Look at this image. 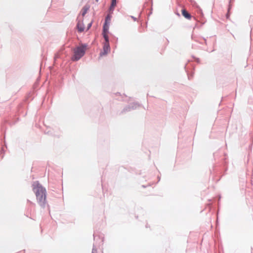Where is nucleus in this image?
I'll use <instances>...</instances> for the list:
<instances>
[{"instance_id": "nucleus-1", "label": "nucleus", "mask_w": 253, "mask_h": 253, "mask_svg": "<svg viewBox=\"0 0 253 253\" xmlns=\"http://www.w3.org/2000/svg\"><path fill=\"white\" fill-rule=\"evenodd\" d=\"M32 187L38 204L42 208H44L46 204V191L45 188L38 181H34L33 183Z\"/></svg>"}, {"instance_id": "nucleus-2", "label": "nucleus", "mask_w": 253, "mask_h": 253, "mask_svg": "<svg viewBox=\"0 0 253 253\" xmlns=\"http://www.w3.org/2000/svg\"><path fill=\"white\" fill-rule=\"evenodd\" d=\"M86 48V44H82L81 46L77 47L74 50V56L72 59L73 61H78L84 54Z\"/></svg>"}, {"instance_id": "nucleus-3", "label": "nucleus", "mask_w": 253, "mask_h": 253, "mask_svg": "<svg viewBox=\"0 0 253 253\" xmlns=\"http://www.w3.org/2000/svg\"><path fill=\"white\" fill-rule=\"evenodd\" d=\"M110 51L109 43H104L103 47V51L100 52V56L106 55Z\"/></svg>"}, {"instance_id": "nucleus-4", "label": "nucleus", "mask_w": 253, "mask_h": 253, "mask_svg": "<svg viewBox=\"0 0 253 253\" xmlns=\"http://www.w3.org/2000/svg\"><path fill=\"white\" fill-rule=\"evenodd\" d=\"M139 105L137 103H133L132 104L129 105L127 107H126L124 111H130L131 110L134 109L136 108Z\"/></svg>"}, {"instance_id": "nucleus-5", "label": "nucleus", "mask_w": 253, "mask_h": 253, "mask_svg": "<svg viewBox=\"0 0 253 253\" xmlns=\"http://www.w3.org/2000/svg\"><path fill=\"white\" fill-rule=\"evenodd\" d=\"M77 27L79 32H82L84 31V24L80 21L78 22Z\"/></svg>"}, {"instance_id": "nucleus-6", "label": "nucleus", "mask_w": 253, "mask_h": 253, "mask_svg": "<svg viewBox=\"0 0 253 253\" xmlns=\"http://www.w3.org/2000/svg\"><path fill=\"white\" fill-rule=\"evenodd\" d=\"M89 6L88 5H85L83 7L81 11V14L83 16H84L85 14L87 13L88 10L89 9Z\"/></svg>"}, {"instance_id": "nucleus-7", "label": "nucleus", "mask_w": 253, "mask_h": 253, "mask_svg": "<svg viewBox=\"0 0 253 253\" xmlns=\"http://www.w3.org/2000/svg\"><path fill=\"white\" fill-rule=\"evenodd\" d=\"M109 24L106 23V22H105L103 25V33H108L109 30Z\"/></svg>"}, {"instance_id": "nucleus-8", "label": "nucleus", "mask_w": 253, "mask_h": 253, "mask_svg": "<svg viewBox=\"0 0 253 253\" xmlns=\"http://www.w3.org/2000/svg\"><path fill=\"white\" fill-rule=\"evenodd\" d=\"M182 14L185 18L189 19L191 18L190 14L185 10L183 9L182 11Z\"/></svg>"}, {"instance_id": "nucleus-9", "label": "nucleus", "mask_w": 253, "mask_h": 253, "mask_svg": "<svg viewBox=\"0 0 253 253\" xmlns=\"http://www.w3.org/2000/svg\"><path fill=\"white\" fill-rule=\"evenodd\" d=\"M116 4V0H112L111 4L110 7V10H113Z\"/></svg>"}, {"instance_id": "nucleus-10", "label": "nucleus", "mask_w": 253, "mask_h": 253, "mask_svg": "<svg viewBox=\"0 0 253 253\" xmlns=\"http://www.w3.org/2000/svg\"><path fill=\"white\" fill-rule=\"evenodd\" d=\"M103 38L105 39V42L104 43H109V37L107 33H102Z\"/></svg>"}, {"instance_id": "nucleus-11", "label": "nucleus", "mask_w": 253, "mask_h": 253, "mask_svg": "<svg viewBox=\"0 0 253 253\" xmlns=\"http://www.w3.org/2000/svg\"><path fill=\"white\" fill-rule=\"evenodd\" d=\"M111 20V17L110 15H108L107 16V17H106V19H105V22H106V23H108L109 24V22H110V21Z\"/></svg>"}, {"instance_id": "nucleus-12", "label": "nucleus", "mask_w": 253, "mask_h": 253, "mask_svg": "<svg viewBox=\"0 0 253 253\" xmlns=\"http://www.w3.org/2000/svg\"><path fill=\"white\" fill-rule=\"evenodd\" d=\"M91 253H97V249L94 246L93 247Z\"/></svg>"}, {"instance_id": "nucleus-13", "label": "nucleus", "mask_w": 253, "mask_h": 253, "mask_svg": "<svg viewBox=\"0 0 253 253\" xmlns=\"http://www.w3.org/2000/svg\"><path fill=\"white\" fill-rule=\"evenodd\" d=\"M91 25H92V22H90V23H89L87 26V29H89L91 27Z\"/></svg>"}, {"instance_id": "nucleus-14", "label": "nucleus", "mask_w": 253, "mask_h": 253, "mask_svg": "<svg viewBox=\"0 0 253 253\" xmlns=\"http://www.w3.org/2000/svg\"><path fill=\"white\" fill-rule=\"evenodd\" d=\"M131 18L134 20L135 21L136 20V18H135L133 16H131Z\"/></svg>"}, {"instance_id": "nucleus-15", "label": "nucleus", "mask_w": 253, "mask_h": 253, "mask_svg": "<svg viewBox=\"0 0 253 253\" xmlns=\"http://www.w3.org/2000/svg\"><path fill=\"white\" fill-rule=\"evenodd\" d=\"M229 16L228 13L227 14V17H228Z\"/></svg>"}]
</instances>
